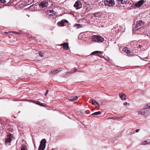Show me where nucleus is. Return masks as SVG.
Wrapping results in <instances>:
<instances>
[{
    "label": "nucleus",
    "mask_w": 150,
    "mask_h": 150,
    "mask_svg": "<svg viewBox=\"0 0 150 150\" xmlns=\"http://www.w3.org/2000/svg\"><path fill=\"white\" fill-rule=\"evenodd\" d=\"M144 23L142 21H139L137 22V25L133 28L132 30L133 32H135V33H139L137 31L139 29H141L143 27Z\"/></svg>",
    "instance_id": "f257e3e1"
},
{
    "label": "nucleus",
    "mask_w": 150,
    "mask_h": 150,
    "mask_svg": "<svg viewBox=\"0 0 150 150\" xmlns=\"http://www.w3.org/2000/svg\"><path fill=\"white\" fill-rule=\"evenodd\" d=\"M92 40L93 42H101L103 41L104 38L99 35H94L91 37Z\"/></svg>",
    "instance_id": "f03ea898"
},
{
    "label": "nucleus",
    "mask_w": 150,
    "mask_h": 150,
    "mask_svg": "<svg viewBox=\"0 0 150 150\" xmlns=\"http://www.w3.org/2000/svg\"><path fill=\"white\" fill-rule=\"evenodd\" d=\"M46 142L45 139H42L38 148V150H44L45 148Z\"/></svg>",
    "instance_id": "7ed1b4c3"
},
{
    "label": "nucleus",
    "mask_w": 150,
    "mask_h": 150,
    "mask_svg": "<svg viewBox=\"0 0 150 150\" xmlns=\"http://www.w3.org/2000/svg\"><path fill=\"white\" fill-rule=\"evenodd\" d=\"M104 3L105 6L108 7L113 6L115 5L114 0H104Z\"/></svg>",
    "instance_id": "20e7f679"
},
{
    "label": "nucleus",
    "mask_w": 150,
    "mask_h": 150,
    "mask_svg": "<svg viewBox=\"0 0 150 150\" xmlns=\"http://www.w3.org/2000/svg\"><path fill=\"white\" fill-rule=\"evenodd\" d=\"M12 135L9 134L7 135L6 137L5 138V143L6 145H10L11 142L12 140Z\"/></svg>",
    "instance_id": "39448f33"
},
{
    "label": "nucleus",
    "mask_w": 150,
    "mask_h": 150,
    "mask_svg": "<svg viewBox=\"0 0 150 150\" xmlns=\"http://www.w3.org/2000/svg\"><path fill=\"white\" fill-rule=\"evenodd\" d=\"M48 5V1L45 0L41 1L39 4V6L40 8H44L47 7Z\"/></svg>",
    "instance_id": "423d86ee"
},
{
    "label": "nucleus",
    "mask_w": 150,
    "mask_h": 150,
    "mask_svg": "<svg viewBox=\"0 0 150 150\" xmlns=\"http://www.w3.org/2000/svg\"><path fill=\"white\" fill-rule=\"evenodd\" d=\"M74 6L76 9H78L82 7V4L80 1H77L75 2Z\"/></svg>",
    "instance_id": "0eeeda50"
},
{
    "label": "nucleus",
    "mask_w": 150,
    "mask_h": 150,
    "mask_svg": "<svg viewBox=\"0 0 150 150\" xmlns=\"http://www.w3.org/2000/svg\"><path fill=\"white\" fill-rule=\"evenodd\" d=\"M144 117H146L150 115V109H148V108L146 107L144 108Z\"/></svg>",
    "instance_id": "6e6552de"
},
{
    "label": "nucleus",
    "mask_w": 150,
    "mask_h": 150,
    "mask_svg": "<svg viewBox=\"0 0 150 150\" xmlns=\"http://www.w3.org/2000/svg\"><path fill=\"white\" fill-rule=\"evenodd\" d=\"M62 68H59L54 71H52L50 72V74H52V75H55L57 74L58 72H59L60 71H62Z\"/></svg>",
    "instance_id": "1a4fd4ad"
},
{
    "label": "nucleus",
    "mask_w": 150,
    "mask_h": 150,
    "mask_svg": "<svg viewBox=\"0 0 150 150\" xmlns=\"http://www.w3.org/2000/svg\"><path fill=\"white\" fill-rule=\"evenodd\" d=\"M68 21L65 19H63L61 21L58 23L57 24L59 26H64V24L65 23H68Z\"/></svg>",
    "instance_id": "9d476101"
},
{
    "label": "nucleus",
    "mask_w": 150,
    "mask_h": 150,
    "mask_svg": "<svg viewBox=\"0 0 150 150\" xmlns=\"http://www.w3.org/2000/svg\"><path fill=\"white\" fill-rule=\"evenodd\" d=\"M144 2V0H141L139 1L135 4L136 7H139Z\"/></svg>",
    "instance_id": "9b49d317"
},
{
    "label": "nucleus",
    "mask_w": 150,
    "mask_h": 150,
    "mask_svg": "<svg viewBox=\"0 0 150 150\" xmlns=\"http://www.w3.org/2000/svg\"><path fill=\"white\" fill-rule=\"evenodd\" d=\"M55 12L53 10H48L47 11L48 17L53 16L55 14Z\"/></svg>",
    "instance_id": "f8f14e48"
},
{
    "label": "nucleus",
    "mask_w": 150,
    "mask_h": 150,
    "mask_svg": "<svg viewBox=\"0 0 150 150\" xmlns=\"http://www.w3.org/2000/svg\"><path fill=\"white\" fill-rule=\"evenodd\" d=\"M61 46H63V49L67 50L69 48V44L68 43H64L61 44Z\"/></svg>",
    "instance_id": "ddd939ff"
},
{
    "label": "nucleus",
    "mask_w": 150,
    "mask_h": 150,
    "mask_svg": "<svg viewBox=\"0 0 150 150\" xmlns=\"http://www.w3.org/2000/svg\"><path fill=\"white\" fill-rule=\"evenodd\" d=\"M144 108L138 111H137V113L138 115H143L144 117Z\"/></svg>",
    "instance_id": "4468645a"
},
{
    "label": "nucleus",
    "mask_w": 150,
    "mask_h": 150,
    "mask_svg": "<svg viewBox=\"0 0 150 150\" xmlns=\"http://www.w3.org/2000/svg\"><path fill=\"white\" fill-rule=\"evenodd\" d=\"M118 4H125L127 3V0H117Z\"/></svg>",
    "instance_id": "2eb2a0df"
},
{
    "label": "nucleus",
    "mask_w": 150,
    "mask_h": 150,
    "mask_svg": "<svg viewBox=\"0 0 150 150\" xmlns=\"http://www.w3.org/2000/svg\"><path fill=\"white\" fill-rule=\"evenodd\" d=\"M119 97L122 100H125L126 99V95L122 93H121L120 94Z\"/></svg>",
    "instance_id": "dca6fc26"
},
{
    "label": "nucleus",
    "mask_w": 150,
    "mask_h": 150,
    "mask_svg": "<svg viewBox=\"0 0 150 150\" xmlns=\"http://www.w3.org/2000/svg\"><path fill=\"white\" fill-rule=\"evenodd\" d=\"M78 98L76 96H72L69 97L68 98V99L71 101H74L77 99Z\"/></svg>",
    "instance_id": "f3484780"
},
{
    "label": "nucleus",
    "mask_w": 150,
    "mask_h": 150,
    "mask_svg": "<svg viewBox=\"0 0 150 150\" xmlns=\"http://www.w3.org/2000/svg\"><path fill=\"white\" fill-rule=\"evenodd\" d=\"M91 103L92 104L96 107H98L99 106V104L98 103L93 99L91 100Z\"/></svg>",
    "instance_id": "a211bd4d"
},
{
    "label": "nucleus",
    "mask_w": 150,
    "mask_h": 150,
    "mask_svg": "<svg viewBox=\"0 0 150 150\" xmlns=\"http://www.w3.org/2000/svg\"><path fill=\"white\" fill-rule=\"evenodd\" d=\"M74 27L76 28V29H78L82 28V26L80 24L76 23L74 24Z\"/></svg>",
    "instance_id": "6ab92c4d"
},
{
    "label": "nucleus",
    "mask_w": 150,
    "mask_h": 150,
    "mask_svg": "<svg viewBox=\"0 0 150 150\" xmlns=\"http://www.w3.org/2000/svg\"><path fill=\"white\" fill-rule=\"evenodd\" d=\"M150 144V141H144L141 143V144L143 145H146V144Z\"/></svg>",
    "instance_id": "aec40b11"
},
{
    "label": "nucleus",
    "mask_w": 150,
    "mask_h": 150,
    "mask_svg": "<svg viewBox=\"0 0 150 150\" xmlns=\"http://www.w3.org/2000/svg\"><path fill=\"white\" fill-rule=\"evenodd\" d=\"M102 52L101 51H96L94 52H93L91 53L90 54V55H92L93 54H97L98 53H100Z\"/></svg>",
    "instance_id": "412c9836"
},
{
    "label": "nucleus",
    "mask_w": 150,
    "mask_h": 150,
    "mask_svg": "<svg viewBox=\"0 0 150 150\" xmlns=\"http://www.w3.org/2000/svg\"><path fill=\"white\" fill-rule=\"evenodd\" d=\"M101 112L100 111H98L95 112L91 114V115H100L101 113Z\"/></svg>",
    "instance_id": "4be33fe9"
},
{
    "label": "nucleus",
    "mask_w": 150,
    "mask_h": 150,
    "mask_svg": "<svg viewBox=\"0 0 150 150\" xmlns=\"http://www.w3.org/2000/svg\"><path fill=\"white\" fill-rule=\"evenodd\" d=\"M27 149L26 148V147L23 145H22L21 147V150H27Z\"/></svg>",
    "instance_id": "5701e85b"
},
{
    "label": "nucleus",
    "mask_w": 150,
    "mask_h": 150,
    "mask_svg": "<svg viewBox=\"0 0 150 150\" xmlns=\"http://www.w3.org/2000/svg\"><path fill=\"white\" fill-rule=\"evenodd\" d=\"M122 50L125 52L126 53L129 50L128 48L127 47H125L122 49Z\"/></svg>",
    "instance_id": "b1692460"
},
{
    "label": "nucleus",
    "mask_w": 150,
    "mask_h": 150,
    "mask_svg": "<svg viewBox=\"0 0 150 150\" xmlns=\"http://www.w3.org/2000/svg\"><path fill=\"white\" fill-rule=\"evenodd\" d=\"M128 56H130L132 55V52H131L129 50L126 52Z\"/></svg>",
    "instance_id": "393cba45"
},
{
    "label": "nucleus",
    "mask_w": 150,
    "mask_h": 150,
    "mask_svg": "<svg viewBox=\"0 0 150 150\" xmlns=\"http://www.w3.org/2000/svg\"><path fill=\"white\" fill-rule=\"evenodd\" d=\"M39 54L40 56L41 57H43L45 55V54L44 53L42 52H39Z\"/></svg>",
    "instance_id": "a878e982"
},
{
    "label": "nucleus",
    "mask_w": 150,
    "mask_h": 150,
    "mask_svg": "<svg viewBox=\"0 0 150 150\" xmlns=\"http://www.w3.org/2000/svg\"><path fill=\"white\" fill-rule=\"evenodd\" d=\"M72 74V73L71 72H67L66 73V75L67 76L69 75V74Z\"/></svg>",
    "instance_id": "bb28decb"
},
{
    "label": "nucleus",
    "mask_w": 150,
    "mask_h": 150,
    "mask_svg": "<svg viewBox=\"0 0 150 150\" xmlns=\"http://www.w3.org/2000/svg\"><path fill=\"white\" fill-rule=\"evenodd\" d=\"M36 103H36V104H37V105H40L41 106V103H40V102H39V101H36Z\"/></svg>",
    "instance_id": "cd10ccee"
},
{
    "label": "nucleus",
    "mask_w": 150,
    "mask_h": 150,
    "mask_svg": "<svg viewBox=\"0 0 150 150\" xmlns=\"http://www.w3.org/2000/svg\"><path fill=\"white\" fill-rule=\"evenodd\" d=\"M112 119L113 120H116V119L114 117H109L107 118V119Z\"/></svg>",
    "instance_id": "c85d7f7f"
},
{
    "label": "nucleus",
    "mask_w": 150,
    "mask_h": 150,
    "mask_svg": "<svg viewBox=\"0 0 150 150\" xmlns=\"http://www.w3.org/2000/svg\"><path fill=\"white\" fill-rule=\"evenodd\" d=\"M80 112L81 113L85 114V113L86 111L83 110H80Z\"/></svg>",
    "instance_id": "c756f323"
},
{
    "label": "nucleus",
    "mask_w": 150,
    "mask_h": 150,
    "mask_svg": "<svg viewBox=\"0 0 150 150\" xmlns=\"http://www.w3.org/2000/svg\"><path fill=\"white\" fill-rule=\"evenodd\" d=\"M1 3L4 4L6 2V0H0Z\"/></svg>",
    "instance_id": "7c9ffc66"
},
{
    "label": "nucleus",
    "mask_w": 150,
    "mask_h": 150,
    "mask_svg": "<svg viewBox=\"0 0 150 150\" xmlns=\"http://www.w3.org/2000/svg\"><path fill=\"white\" fill-rule=\"evenodd\" d=\"M94 16L95 17H98L100 15L98 13H96L94 14Z\"/></svg>",
    "instance_id": "2f4dec72"
},
{
    "label": "nucleus",
    "mask_w": 150,
    "mask_h": 150,
    "mask_svg": "<svg viewBox=\"0 0 150 150\" xmlns=\"http://www.w3.org/2000/svg\"><path fill=\"white\" fill-rule=\"evenodd\" d=\"M46 105V104L45 103H41V106H43V107H45Z\"/></svg>",
    "instance_id": "473e14b6"
},
{
    "label": "nucleus",
    "mask_w": 150,
    "mask_h": 150,
    "mask_svg": "<svg viewBox=\"0 0 150 150\" xmlns=\"http://www.w3.org/2000/svg\"><path fill=\"white\" fill-rule=\"evenodd\" d=\"M105 43V45L106 46H109V42L108 41H107L106 43V42Z\"/></svg>",
    "instance_id": "72a5a7b5"
},
{
    "label": "nucleus",
    "mask_w": 150,
    "mask_h": 150,
    "mask_svg": "<svg viewBox=\"0 0 150 150\" xmlns=\"http://www.w3.org/2000/svg\"><path fill=\"white\" fill-rule=\"evenodd\" d=\"M77 71V69H76V68H75L74 69V71L73 72H72V73H74V72H76Z\"/></svg>",
    "instance_id": "f704fd0d"
},
{
    "label": "nucleus",
    "mask_w": 150,
    "mask_h": 150,
    "mask_svg": "<svg viewBox=\"0 0 150 150\" xmlns=\"http://www.w3.org/2000/svg\"><path fill=\"white\" fill-rule=\"evenodd\" d=\"M9 33H17V32H15V31H10Z\"/></svg>",
    "instance_id": "c9c22d12"
},
{
    "label": "nucleus",
    "mask_w": 150,
    "mask_h": 150,
    "mask_svg": "<svg viewBox=\"0 0 150 150\" xmlns=\"http://www.w3.org/2000/svg\"><path fill=\"white\" fill-rule=\"evenodd\" d=\"M128 104H129V103L128 104L127 102H125L124 103V105H126Z\"/></svg>",
    "instance_id": "e433bc0d"
},
{
    "label": "nucleus",
    "mask_w": 150,
    "mask_h": 150,
    "mask_svg": "<svg viewBox=\"0 0 150 150\" xmlns=\"http://www.w3.org/2000/svg\"><path fill=\"white\" fill-rule=\"evenodd\" d=\"M139 131V129H137L136 130V132H138Z\"/></svg>",
    "instance_id": "4c0bfd02"
},
{
    "label": "nucleus",
    "mask_w": 150,
    "mask_h": 150,
    "mask_svg": "<svg viewBox=\"0 0 150 150\" xmlns=\"http://www.w3.org/2000/svg\"><path fill=\"white\" fill-rule=\"evenodd\" d=\"M48 90H47L46 91V93H45V95L46 96L47 94L48 93Z\"/></svg>",
    "instance_id": "58836bf2"
},
{
    "label": "nucleus",
    "mask_w": 150,
    "mask_h": 150,
    "mask_svg": "<svg viewBox=\"0 0 150 150\" xmlns=\"http://www.w3.org/2000/svg\"><path fill=\"white\" fill-rule=\"evenodd\" d=\"M146 107H148L147 108H150V105H148H148H146Z\"/></svg>",
    "instance_id": "ea45409f"
},
{
    "label": "nucleus",
    "mask_w": 150,
    "mask_h": 150,
    "mask_svg": "<svg viewBox=\"0 0 150 150\" xmlns=\"http://www.w3.org/2000/svg\"><path fill=\"white\" fill-rule=\"evenodd\" d=\"M96 55L97 56H98V57H101V56H100L99 55V54H97Z\"/></svg>",
    "instance_id": "a19ab883"
},
{
    "label": "nucleus",
    "mask_w": 150,
    "mask_h": 150,
    "mask_svg": "<svg viewBox=\"0 0 150 150\" xmlns=\"http://www.w3.org/2000/svg\"><path fill=\"white\" fill-rule=\"evenodd\" d=\"M4 33H5L6 34V33H7V32H4Z\"/></svg>",
    "instance_id": "79ce46f5"
}]
</instances>
